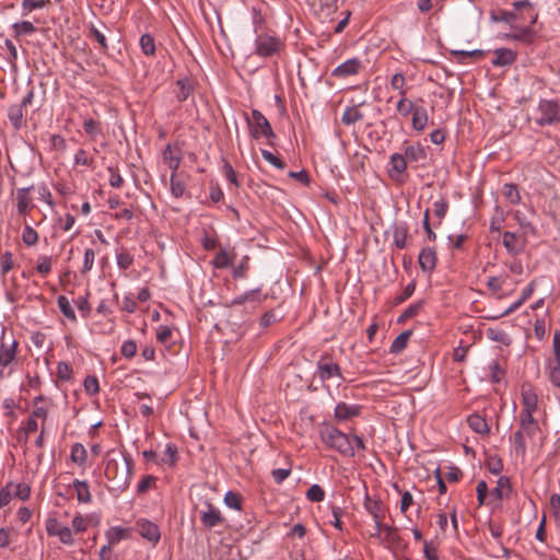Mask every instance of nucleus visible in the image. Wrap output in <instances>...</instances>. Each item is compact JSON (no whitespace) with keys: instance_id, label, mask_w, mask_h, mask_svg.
Wrapping results in <instances>:
<instances>
[{"instance_id":"f257e3e1","label":"nucleus","mask_w":560,"mask_h":560,"mask_svg":"<svg viewBox=\"0 0 560 560\" xmlns=\"http://www.w3.org/2000/svg\"><path fill=\"white\" fill-rule=\"evenodd\" d=\"M320 441L345 457H354L358 451H364L365 444L358 435H349L332 425H325L319 431Z\"/></svg>"},{"instance_id":"f03ea898","label":"nucleus","mask_w":560,"mask_h":560,"mask_svg":"<svg viewBox=\"0 0 560 560\" xmlns=\"http://www.w3.org/2000/svg\"><path fill=\"white\" fill-rule=\"evenodd\" d=\"M132 468L133 462L129 455H121L120 458H116L108 454L104 475L112 482V490L124 492L129 487Z\"/></svg>"},{"instance_id":"7ed1b4c3","label":"nucleus","mask_w":560,"mask_h":560,"mask_svg":"<svg viewBox=\"0 0 560 560\" xmlns=\"http://www.w3.org/2000/svg\"><path fill=\"white\" fill-rule=\"evenodd\" d=\"M284 48L282 39L268 33L257 34L255 38V54L259 57H272Z\"/></svg>"},{"instance_id":"20e7f679","label":"nucleus","mask_w":560,"mask_h":560,"mask_svg":"<svg viewBox=\"0 0 560 560\" xmlns=\"http://www.w3.org/2000/svg\"><path fill=\"white\" fill-rule=\"evenodd\" d=\"M535 122L541 127L560 122L559 104L552 100H540L536 109Z\"/></svg>"},{"instance_id":"39448f33","label":"nucleus","mask_w":560,"mask_h":560,"mask_svg":"<svg viewBox=\"0 0 560 560\" xmlns=\"http://www.w3.org/2000/svg\"><path fill=\"white\" fill-rule=\"evenodd\" d=\"M253 138H265L268 144H272L276 138L268 119L257 109L252 110V117L247 118Z\"/></svg>"},{"instance_id":"423d86ee","label":"nucleus","mask_w":560,"mask_h":560,"mask_svg":"<svg viewBox=\"0 0 560 560\" xmlns=\"http://www.w3.org/2000/svg\"><path fill=\"white\" fill-rule=\"evenodd\" d=\"M16 355L18 341L13 339L8 342L2 337L0 339V378L11 375L13 371L12 364L16 361Z\"/></svg>"},{"instance_id":"0eeeda50","label":"nucleus","mask_w":560,"mask_h":560,"mask_svg":"<svg viewBox=\"0 0 560 560\" xmlns=\"http://www.w3.org/2000/svg\"><path fill=\"white\" fill-rule=\"evenodd\" d=\"M522 409L520 416H534L538 410V396L530 385H523L521 389Z\"/></svg>"},{"instance_id":"6e6552de","label":"nucleus","mask_w":560,"mask_h":560,"mask_svg":"<svg viewBox=\"0 0 560 560\" xmlns=\"http://www.w3.org/2000/svg\"><path fill=\"white\" fill-rule=\"evenodd\" d=\"M136 530L142 538L147 539L153 545H156L160 541L161 533L159 526L147 518L137 520Z\"/></svg>"},{"instance_id":"1a4fd4ad","label":"nucleus","mask_w":560,"mask_h":560,"mask_svg":"<svg viewBox=\"0 0 560 560\" xmlns=\"http://www.w3.org/2000/svg\"><path fill=\"white\" fill-rule=\"evenodd\" d=\"M362 68L363 65L361 59L354 57L343 61L338 67H336L331 71V75L337 79H346L348 77L358 74Z\"/></svg>"},{"instance_id":"9d476101","label":"nucleus","mask_w":560,"mask_h":560,"mask_svg":"<svg viewBox=\"0 0 560 560\" xmlns=\"http://www.w3.org/2000/svg\"><path fill=\"white\" fill-rule=\"evenodd\" d=\"M362 407L357 404H347L340 401L335 407L334 417L338 422H345L358 417Z\"/></svg>"},{"instance_id":"9b49d317","label":"nucleus","mask_w":560,"mask_h":560,"mask_svg":"<svg viewBox=\"0 0 560 560\" xmlns=\"http://www.w3.org/2000/svg\"><path fill=\"white\" fill-rule=\"evenodd\" d=\"M200 521L206 528H213L224 523L221 512L212 504H207V510L200 512Z\"/></svg>"},{"instance_id":"f8f14e48","label":"nucleus","mask_w":560,"mask_h":560,"mask_svg":"<svg viewBox=\"0 0 560 560\" xmlns=\"http://www.w3.org/2000/svg\"><path fill=\"white\" fill-rule=\"evenodd\" d=\"M418 261L423 272L429 275L432 273L438 261L436 252L432 247L422 248L419 254Z\"/></svg>"},{"instance_id":"ddd939ff","label":"nucleus","mask_w":560,"mask_h":560,"mask_svg":"<svg viewBox=\"0 0 560 560\" xmlns=\"http://www.w3.org/2000/svg\"><path fill=\"white\" fill-rule=\"evenodd\" d=\"M407 160L404 154L393 153L389 158L388 174L390 178L398 180L407 170Z\"/></svg>"},{"instance_id":"4468645a","label":"nucleus","mask_w":560,"mask_h":560,"mask_svg":"<svg viewBox=\"0 0 560 560\" xmlns=\"http://www.w3.org/2000/svg\"><path fill=\"white\" fill-rule=\"evenodd\" d=\"M317 374L322 381H327L331 377L341 376V370L337 363L319 360L317 362Z\"/></svg>"},{"instance_id":"2eb2a0df","label":"nucleus","mask_w":560,"mask_h":560,"mask_svg":"<svg viewBox=\"0 0 560 560\" xmlns=\"http://www.w3.org/2000/svg\"><path fill=\"white\" fill-rule=\"evenodd\" d=\"M502 244L512 255H517L523 252L524 244L521 242L520 236L513 232H504L502 236Z\"/></svg>"},{"instance_id":"dca6fc26","label":"nucleus","mask_w":560,"mask_h":560,"mask_svg":"<svg viewBox=\"0 0 560 560\" xmlns=\"http://www.w3.org/2000/svg\"><path fill=\"white\" fill-rule=\"evenodd\" d=\"M393 240L397 248L404 249L407 246L409 229L406 222H396L393 226Z\"/></svg>"},{"instance_id":"f3484780","label":"nucleus","mask_w":560,"mask_h":560,"mask_svg":"<svg viewBox=\"0 0 560 560\" xmlns=\"http://www.w3.org/2000/svg\"><path fill=\"white\" fill-rule=\"evenodd\" d=\"M535 281H532L522 292L521 296L512 303L503 313L497 315L494 318H501L508 316L518 310L534 293Z\"/></svg>"},{"instance_id":"a211bd4d","label":"nucleus","mask_w":560,"mask_h":560,"mask_svg":"<svg viewBox=\"0 0 560 560\" xmlns=\"http://www.w3.org/2000/svg\"><path fill=\"white\" fill-rule=\"evenodd\" d=\"M520 428L527 436V439H534L539 432V423L534 416H520Z\"/></svg>"},{"instance_id":"6ab92c4d","label":"nucleus","mask_w":560,"mask_h":560,"mask_svg":"<svg viewBox=\"0 0 560 560\" xmlns=\"http://www.w3.org/2000/svg\"><path fill=\"white\" fill-rule=\"evenodd\" d=\"M71 487L75 490L77 500L80 503L89 504L92 502V493L86 480L74 479Z\"/></svg>"},{"instance_id":"aec40b11","label":"nucleus","mask_w":560,"mask_h":560,"mask_svg":"<svg viewBox=\"0 0 560 560\" xmlns=\"http://www.w3.org/2000/svg\"><path fill=\"white\" fill-rule=\"evenodd\" d=\"M512 492V486L510 478L506 476L499 477L497 481V486L491 491V495L497 500H502L504 498H509Z\"/></svg>"},{"instance_id":"412c9836","label":"nucleus","mask_w":560,"mask_h":560,"mask_svg":"<svg viewBox=\"0 0 560 560\" xmlns=\"http://www.w3.org/2000/svg\"><path fill=\"white\" fill-rule=\"evenodd\" d=\"M404 156L409 163H419L427 159V153L421 144H411L405 148Z\"/></svg>"},{"instance_id":"4be33fe9","label":"nucleus","mask_w":560,"mask_h":560,"mask_svg":"<svg viewBox=\"0 0 560 560\" xmlns=\"http://www.w3.org/2000/svg\"><path fill=\"white\" fill-rule=\"evenodd\" d=\"M495 58L492 61L493 66L502 67L511 65L516 59V54L509 48H498L494 50Z\"/></svg>"},{"instance_id":"5701e85b","label":"nucleus","mask_w":560,"mask_h":560,"mask_svg":"<svg viewBox=\"0 0 560 560\" xmlns=\"http://www.w3.org/2000/svg\"><path fill=\"white\" fill-rule=\"evenodd\" d=\"M31 189L32 187H23L16 191V207L20 214H25L32 207V199L28 196Z\"/></svg>"},{"instance_id":"b1692460","label":"nucleus","mask_w":560,"mask_h":560,"mask_svg":"<svg viewBox=\"0 0 560 560\" xmlns=\"http://www.w3.org/2000/svg\"><path fill=\"white\" fill-rule=\"evenodd\" d=\"M105 537L107 542L114 547L119 541L129 537V529L120 526H113L106 530Z\"/></svg>"},{"instance_id":"393cba45","label":"nucleus","mask_w":560,"mask_h":560,"mask_svg":"<svg viewBox=\"0 0 560 560\" xmlns=\"http://www.w3.org/2000/svg\"><path fill=\"white\" fill-rule=\"evenodd\" d=\"M194 86L189 79L184 78L176 81L175 95L178 102H185L192 93Z\"/></svg>"},{"instance_id":"a878e982","label":"nucleus","mask_w":560,"mask_h":560,"mask_svg":"<svg viewBox=\"0 0 560 560\" xmlns=\"http://www.w3.org/2000/svg\"><path fill=\"white\" fill-rule=\"evenodd\" d=\"M546 373L552 386L560 388V359L553 358L549 360Z\"/></svg>"},{"instance_id":"bb28decb","label":"nucleus","mask_w":560,"mask_h":560,"mask_svg":"<svg viewBox=\"0 0 560 560\" xmlns=\"http://www.w3.org/2000/svg\"><path fill=\"white\" fill-rule=\"evenodd\" d=\"M8 118L15 130L22 128L24 124V109L21 105L13 104L8 109Z\"/></svg>"},{"instance_id":"cd10ccee","label":"nucleus","mask_w":560,"mask_h":560,"mask_svg":"<svg viewBox=\"0 0 560 560\" xmlns=\"http://www.w3.org/2000/svg\"><path fill=\"white\" fill-rule=\"evenodd\" d=\"M469 428L479 434H488L490 429L483 417L478 413L470 415L467 419Z\"/></svg>"},{"instance_id":"c85d7f7f","label":"nucleus","mask_w":560,"mask_h":560,"mask_svg":"<svg viewBox=\"0 0 560 560\" xmlns=\"http://www.w3.org/2000/svg\"><path fill=\"white\" fill-rule=\"evenodd\" d=\"M428 113L427 109L422 106H417L412 112L411 124L412 128L417 131H421L425 128L428 124Z\"/></svg>"},{"instance_id":"c756f323","label":"nucleus","mask_w":560,"mask_h":560,"mask_svg":"<svg viewBox=\"0 0 560 560\" xmlns=\"http://www.w3.org/2000/svg\"><path fill=\"white\" fill-rule=\"evenodd\" d=\"M70 460L78 466H84L88 460V451L81 443H74L70 451Z\"/></svg>"},{"instance_id":"7c9ffc66","label":"nucleus","mask_w":560,"mask_h":560,"mask_svg":"<svg viewBox=\"0 0 560 560\" xmlns=\"http://www.w3.org/2000/svg\"><path fill=\"white\" fill-rule=\"evenodd\" d=\"M163 162L168 166L172 173H176L180 165V156L176 155L173 151V147L167 144L162 153Z\"/></svg>"},{"instance_id":"2f4dec72","label":"nucleus","mask_w":560,"mask_h":560,"mask_svg":"<svg viewBox=\"0 0 560 560\" xmlns=\"http://www.w3.org/2000/svg\"><path fill=\"white\" fill-rule=\"evenodd\" d=\"M486 336L490 340L502 343L504 346H509L512 342L509 334L500 328H488L486 330Z\"/></svg>"},{"instance_id":"473e14b6","label":"nucleus","mask_w":560,"mask_h":560,"mask_svg":"<svg viewBox=\"0 0 560 560\" xmlns=\"http://www.w3.org/2000/svg\"><path fill=\"white\" fill-rule=\"evenodd\" d=\"M363 113L355 106L353 107H348L342 116H341V121L347 125V126H350V125H353L355 124L357 121H360L363 119Z\"/></svg>"},{"instance_id":"72a5a7b5","label":"nucleus","mask_w":560,"mask_h":560,"mask_svg":"<svg viewBox=\"0 0 560 560\" xmlns=\"http://www.w3.org/2000/svg\"><path fill=\"white\" fill-rule=\"evenodd\" d=\"M410 336L411 331L409 330L399 334L390 345V352L395 354L400 353L407 347Z\"/></svg>"},{"instance_id":"f704fd0d","label":"nucleus","mask_w":560,"mask_h":560,"mask_svg":"<svg viewBox=\"0 0 560 560\" xmlns=\"http://www.w3.org/2000/svg\"><path fill=\"white\" fill-rule=\"evenodd\" d=\"M57 304H58V307L60 310V312L62 313V315L68 318L69 320L71 322H75L77 320V316H75V313L70 304V301L68 300L67 296L65 295H59L58 299H57Z\"/></svg>"},{"instance_id":"c9c22d12","label":"nucleus","mask_w":560,"mask_h":560,"mask_svg":"<svg viewBox=\"0 0 560 560\" xmlns=\"http://www.w3.org/2000/svg\"><path fill=\"white\" fill-rule=\"evenodd\" d=\"M14 37H20L22 35H30L36 32V27L30 21H21L15 22L12 25Z\"/></svg>"},{"instance_id":"e433bc0d","label":"nucleus","mask_w":560,"mask_h":560,"mask_svg":"<svg viewBox=\"0 0 560 560\" xmlns=\"http://www.w3.org/2000/svg\"><path fill=\"white\" fill-rule=\"evenodd\" d=\"M233 255L225 249H221L213 258V266L218 269H224L232 266Z\"/></svg>"},{"instance_id":"4c0bfd02","label":"nucleus","mask_w":560,"mask_h":560,"mask_svg":"<svg viewBox=\"0 0 560 560\" xmlns=\"http://www.w3.org/2000/svg\"><path fill=\"white\" fill-rule=\"evenodd\" d=\"M21 237L28 247L35 246L39 238L38 233L30 224L24 225Z\"/></svg>"},{"instance_id":"58836bf2","label":"nucleus","mask_w":560,"mask_h":560,"mask_svg":"<svg viewBox=\"0 0 560 560\" xmlns=\"http://www.w3.org/2000/svg\"><path fill=\"white\" fill-rule=\"evenodd\" d=\"M505 279L503 277H490L487 281V288L497 296L503 299L505 295L501 293Z\"/></svg>"},{"instance_id":"ea45409f","label":"nucleus","mask_w":560,"mask_h":560,"mask_svg":"<svg viewBox=\"0 0 560 560\" xmlns=\"http://www.w3.org/2000/svg\"><path fill=\"white\" fill-rule=\"evenodd\" d=\"M526 434L518 429L513 435L514 451L517 455L524 456L526 453Z\"/></svg>"},{"instance_id":"a19ab883","label":"nucleus","mask_w":560,"mask_h":560,"mask_svg":"<svg viewBox=\"0 0 560 560\" xmlns=\"http://www.w3.org/2000/svg\"><path fill=\"white\" fill-rule=\"evenodd\" d=\"M140 47L145 56H153L155 54V42L150 34H143L140 37Z\"/></svg>"},{"instance_id":"79ce46f5","label":"nucleus","mask_w":560,"mask_h":560,"mask_svg":"<svg viewBox=\"0 0 560 560\" xmlns=\"http://www.w3.org/2000/svg\"><path fill=\"white\" fill-rule=\"evenodd\" d=\"M186 190V185L184 180L179 179L176 173H172L171 175V192L175 198H180L184 196Z\"/></svg>"},{"instance_id":"37998d69","label":"nucleus","mask_w":560,"mask_h":560,"mask_svg":"<svg viewBox=\"0 0 560 560\" xmlns=\"http://www.w3.org/2000/svg\"><path fill=\"white\" fill-rule=\"evenodd\" d=\"M416 107L417 106H415L413 102L408 100L406 95L400 96L396 105L398 114L402 117H407L409 114H412Z\"/></svg>"},{"instance_id":"c03bdc74","label":"nucleus","mask_w":560,"mask_h":560,"mask_svg":"<svg viewBox=\"0 0 560 560\" xmlns=\"http://www.w3.org/2000/svg\"><path fill=\"white\" fill-rule=\"evenodd\" d=\"M448 210V202L444 197L439 198L433 202V213L439 220V224H441L442 220L445 218Z\"/></svg>"},{"instance_id":"a18cd8bd","label":"nucleus","mask_w":560,"mask_h":560,"mask_svg":"<svg viewBox=\"0 0 560 560\" xmlns=\"http://www.w3.org/2000/svg\"><path fill=\"white\" fill-rule=\"evenodd\" d=\"M12 494H13V498L15 497L22 501H26L31 497V488L28 485H26L24 482H19V483L13 482Z\"/></svg>"},{"instance_id":"49530a36","label":"nucleus","mask_w":560,"mask_h":560,"mask_svg":"<svg viewBox=\"0 0 560 560\" xmlns=\"http://www.w3.org/2000/svg\"><path fill=\"white\" fill-rule=\"evenodd\" d=\"M503 195L512 205H517L521 201L520 191L514 184H505L503 186Z\"/></svg>"},{"instance_id":"de8ad7c7","label":"nucleus","mask_w":560,"mask_h":560,"mask_svg":"<svg viewBox=\"0 0 560 560\" xmlns=\"http://www.w3.org/2000/svg\"><path fill=\"white\" fill-rule=\"evenodd\" d=\"M51 262H52V259L50 256H46V255L38 256L36 271L40 276L46 277L51 271Z\"/></svg>"},{"instance_id":"09e8293b","label":"nucleus","mask_w":560,"mask_h":560,"mask_svg":"<svg viewBox=\"0 0 560 560\" xmlns=\"http://www.w3.org/2000/svg\"><path fill=\"white\" fill-rule=\"evenodd\" d=\"M48 2L49 0H22V13L26 15L34 10L44 8Z\"/></svg>"},{"instance_id":"8fccbe9b","label":"nucleus","mask_w":560,"mask_h":560,"mask_svg":"<svg viewBox=\"0 0 560 560\" xmlns=\"http://www.w3.org/2000/svg\"><path fill=\"white\" fill-rule=\"evenodd\" d=\"M249 269V257L244 256L240 264L233 268V277L234 279H244L247 277V272Z\"/></svg>"},{"instance_id":"3c124183","label":"nucleus","mask_w":560,"mask_h":560,"mask_svg":"<svg viewBox=\"0 0 560 560\" xmlns=\"http://www.w3.org/2000/svg\"><path fill=\"white\" fill-rule=\"evenodd\" d=\"M453 55L457 57V60L460 62H465L468 58L480 59L483 57L485 52L480 49L474 50H454Z\"/></svg>"},{"instance_id":"603ef678","label":"nucleus","mask_w":560,"mask_h":560,"mask_svg":"<svg viewBox=\"0 0 560 560\" xmlns=\"http://www.w3.org/2000/svg\"><path fill=\"white\" fill-rule=\"evenodd\" d=\"M83 129L92 139H95L98 135L102 133V128H101L100 122L95 121L92 118L84 120Z\"/></svg>"},{"instance_id":"864d4df0","label":"nucleus","mask_w":560,"mask_h":560,"mask_svg":"<svg viewBox=\"0 0 560 560\" xmlns=\"http://www.w3.org/2000/svg\"><path fill=\"white\" fill-rule=\"evenodd\" d=\"M306 498L311 502H322L325 499V491L319 485H313L306 491Z\"/></svg>"},{"instance_id":"5fc2aeb1","label":"nucleus","mask_w":560,"mask_h":560,"mask_svg":"<svg viewBox=\"0 0 560 560\" xmlns=\"http://www.w3.org/2000/svg\"><path fill=\"white\" fill-rule=\"evenodd\" d=\"M177 460V447L176 445L168 443L164 450V457L162 458V463L167 464L168 466L175 465Z\"/></svg>"},{"instance_id":"6e6d98bb","label":"nucleus","mask_w":560,"mask_h":560,"mask_svg":"<svg viewBox=\"0 0 560 560\" xmlns=\"http://www.w3.org/2000/svg\"><path fill=\"white\" fill-rule=\"evenodd\" d=\"M13 268V254L4 252L0 257V272L5 276Z\"/></svg>"},{"instance_id":"4d7b16f0","label":"nucleus","mask_w":560,"mask_h":560,"mask_svg":"<svg viewBox=\"0 0 560 560\" xmlns=\"http://www.w3.org/2000/svg\"><path fill=\"white\" fill-rule=\"evenodd\" d=\"M503 375H504V371L500 366L499 362L492 361L489 364V374H488L491 382L499 383L502 380Z\"/></svg>"},{"instance_id":"13d9d810","label":"nucleus","mask_w":560,"mask_h":560,"mask_svg":"<svg viewBox=\"0 0 560 560\" xmlns=\"http://www.w3.org/2000/svg\"><path fill=\"white\" fill-rule=\"evenodd\" d=\"M406 79L402 73H395L390 79V86L399 92L400 96L406 95L405 90Z\"/></svg>"},{"instance_id":"bf43d9fd","label":"nucleus","mask_w":560,"mask_h":560,"mask_svg":"<svg viewBox=\"0 0 560 560\" xmlns=\"http://www.w3.org/2000/svg\"><path fill=\"white\" fill-rule=\"evenodd\" d=\"M12 487L13 482L10 481L0 489V509L7 506L13 499Z\"/></svg>"},{"instance_id":"052dcab7","label":"nucleus","mask_w":560,"mask_h":560,"mask_svg":"<svg viewBox=\"0 0 560 560\" xmlns=\"http://www.w3.org/2000/svg\"><path fill=\"white\" fill-rule=\"evenodd\" d=\"M95 250L93 248H86L84 252L83 266L81 268L82 273H88L92 270L95 260Z\"/></svg>"},{"instance_id":"680f3d73","label":"nucleus","mask_w":560,"mask_h":560,"mask_svg":"<svg viewBox=\"0 0 560 560\" xmlns=\"http://www.w3.org/2000/svg\"><path fill=\"white\" fill-rule=\"evenodd\" d=\"M244 298L247 302L258 305L266 300V295H262L261 290L259 288L249 290L244 292Z\"/></svg>"},{"instance_id":"e2e57ef3","label":"nucleus","mask_w":560,"mask_h":560,"mask_svg":"<svg viewBox=\"0 0 560 560\" xmlns=\"http://www.w3.org/2000/svg\"><path fill=\"white\" fill-rule=\"evenodd\" d=\"M117 266L126 270L133 264V256L128 252H120L116 255Z\"/></svg>"},{"instance_id":"0e129e2a","label":"nucleus","mask_w":560,"mask_h":560,"mask_svg":"<svg viewBox=\"0 0 560 560\" xmlns=\"http://www.w3.org/2000/svg\"><path fill=\"white\" fill-rule=\"evenodd\" d=\"M56 537H58L63 545L72 546L74 544L72 530L66 525H62L60 530L57 532Z\"/></svg>"},{"instance_id":"69168bd1","label":"nucleus","mask_w":560,"mask_h":560,"mask_svg":"<svg viewBox=\"0 0 560 560\" xmlns=\"http://www.w3.org/2000/svg\"><path fill=\"white\" fill-rule=\"evenodd\" d=\"M120 353L126 359H131L137 353V343L133 340H126L122 342Z\"/></svg>"},{"instance_id":"338daca9","label":"nucleus","mask_w":560,"mask_h":560,"mask_svg":"<svg viewBox=\"0 0 560 560\" xmlns=\"http://www.w3.org/2000/svg\"><path fill=\"white\" fill-rule=\"evenodd\" d=\"M516 14L511 11L501 10L498 14H492L491 20L493 22H504L512 25V23L515 21Z\"/></svg>"},{"instance_id":"774afa93","label":"nucleus","mask_w":560,"mask_h":560,"mask_svg":"<svg viewBox=\"0 0 560 560\" xmlns=\"http://www.w3.org/2000/svg\"><path fill=\"white\" fill-rule=\"evenodd\" d=\"M83 386H84L85 392L89 395H95L100 390L98 380L96 378V376H93V375H88L84 378Z\"/></svg>"}]
</instances>
